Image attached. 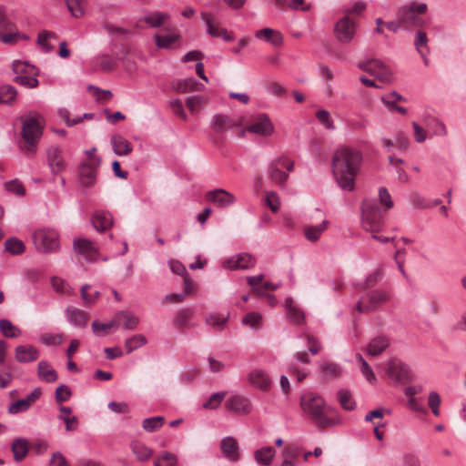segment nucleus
I'll return each mask as SVG.
<instances>
[{
	"instance_id": "f03ea898",
	"label": "nucleus",
	"mask_w": 466,
	"mask_h": 466,
	"mask_svg": "<svg viewBox=\"0 0 466 466\" xmlns=\"http://www.w3.org/2000/svg\"><path fill=\"white\" fill-rule=\"evenodd\" d=\"M300 407L303 413L320 430L340 424L336 409L329 406L320 395L304 393L300 398Z\"/></svg>"
},
{
	"instance_id": "680f3d73",
	"label": "nucleus",
	"mask_w": 466,
	"mask_h": 466,
	"mask_svg": "<svg viewBox=\"0 0 466 466\" xmlns=\"http://www.w3.org/2000/svg\"><path fill=\"white\" fill-rule=\"evenodd\" d=\"M5 189L9 192H12L17 196H24L25 189L24 185L18 180L14 179L11 181H8L5 184Z\"/></svg>"
},
{
	"instance_id": "09e8293b",
	"label": "nucleus",
	"mask_w": 466,
	"mask_h": 466,
	"mask_svg": "<svg viewBox=\"0 0 466 466\" xmlns=\"http://www.w3.org/2000/svg\"><path fill=\"white\" fill-rule=\"evenodd\" d=\"M177 462L176 455L168 451H162L154 461V466H176Z\"/></svg>"
},
{
	"instance_id": "f8f14e48",
	"label": "nucleus",
	"mask_w": 466,
	"mask_h": 466,
	"mask_svg": "<svg viewBox=\"0 0 466 466\" xmlns=\"http://www.w3.org/2000/svg\"><path fill=\"white\" fill-rule=\"evenodd\" d=\"M247 130L262 137H268L274 132V126L266 114H260L247 127Z\"/></svg>"
},
{
	"instance_id": "ddd939ff",
	"label": "nucleus",
	"mask_w": 466,
	"mask_h": 466,
	"mask_svg": "<svg viewBox=\"0 0 466 466\" xmlns=\"http://www.w3.org/2000/svg\"><path fill=\"white\" fill-rule=\"evenodd\" d=\"M225 408L238 415H246L251 411L252 405L248 398L240 395H233L225 402Z\"/></svg>"
},
{
	"instance_id": "37998d69",
	"label": "nucleus",
	"mask_w": 466,
	"mask_h": 466,
	"mask_svg": "<svg viewBox=\"0 0 466 466\" xmlns=\"http://www.w3.org/2000/svg\"><path fill=\"white\" fill-rule=\"evenodd\" d=\"M5 248L12 255H20L25 251V247L22 240L10 238L5 242Z\"/></svg>"
},
{
	"instance_id": "f3484780",
	"label": "nucleus",
	"mask_w": 466,
	"mask_h": 466,
	"mask_svg": "<svg viewBox=\"0 0 466 466\" xmlns=\"http://www.w3.org/2000/svg\"><path fill=\"white\" fill-rule=\"evenodd\" d=\"M206 199L213 202L219 208H227L234 204L235 197L233 194L222 189L218 188L208 191L206 193Z\"/></svg>"
},
{
	"instance_id": "c85d7f7f",
	"label": "nucleus",
	"mask_w": 466,
	"mask_h": 466,
	"mask_svg": "<svg viewBox=\"0 0 466 466\" xmlns=\"http://www.w3.org/2000/svg\"><path fill=\"white\" fill-rule=\"evenodd\" d=\"M285 306L288 310V318L290 321L298 325L303 323L305 319L304 312L295 305L291 298H288L285 300Z\"/></svg>"
},
{
	"instance_id": "6e6d98bb",
	"label": "nucleus",
	"mask_w": 466,
	"mask_h": 466,
	"mask_svg": "<svg viewBox=\"0 0 466 466\" xmlns=\"http://www.w3.org/2000/svg\"><path fill=\"white\" fill-rule=\"evenodd\" d=\"M14 81L21 86L27 87V88H35L39 84L35 76H33V75L15 76V77L14 78Z\"/></svg>"
},
{
	"instance_id": "c756f323",
	"label": "nucleus",
	"mask_w": 466,
	"mask_h": 466,
	"mask_svg": "<svg viewBox=\"0 0 466 466\" xmlns=\"http://www.w3.org/2000/svg\"><path fill=\"white\" fill-rule=\"evenodd\" d=\"M131 450L136 458L142 462L148 461L153 455V450L137 441L131 442Z\"/></svg>"
},
{
	"instance_id": "5fc2aeb1",
	"label": "nucleus",
	"mask_w": 466,
	"mask_h": 466,
	"mask_svg": "<svg viewBox=\"0 0 466 466\" xmlns=\"http://www.w3.org/2000/svg\"><path fill=\"white\" fill-rule=\"evenodd\" d=\"M66 5L70 13L75 17H80L84 14V0H66Z\"/></svg>"
},
{
	"instance_id": "423d86ee",
	"label": "nucleus",
	"mask_w": 466,
	"mask_h": 466,
	"mask_svg": "<svg viewBox=\"0 0 466 466\" xmlns=\"http://www.w3.org/2000/svg\"><path fill=\"white\" fill-rule=\"evenodd\" d=\"M426 10L427 5L424 3L404 5L398 10V20L400 24L406 26L420 27L424 25V20L419 16V14H423Z\"/></svg>"
},
{
	"instance_id": "6ab92c4d",
	"label": "nucleus",
	"mask_w": 466,
	"mask_h": 466,
	"mask_svg": "<svg viewBox=\"0 0 466 466\" xmlns=\"http://www.w3.org/2000/svg\"><path fill=\"white\" fill-rule=\"evenodd\" d=\"M15 360L19 363H28L36 360L39 356V350L32 345H19L15 350Z\"/></svg>"
},
{
	"instance_id": "473e14b6",
	"label": "nucleus",
	"mask_w": 466,
	"mask_h": 466,
	"mask_svg": "<svg viewBox=\"0 0 466 466\" xmlns=\"http://www.w3.org/2000/svg\"><path fill=\"white\" fill-rule=\"evenodd\" d=\"M329 222L327 219H322L321 223L318 226H309L305 228V236L308 240L311 242L317 241L320 235L327 229Z\"/></svg>"
},
{
	"instance_id": "9d476101",
	"label": "nucleus",
	"mask_w": 466,
	"mask_h": 466,
	"mask_svg": "<svg viewBox=\"0 0 466 466\" xmlns=\"http://www.w3.org/2000/svg\"><path fill=\"white\" fill-rule=\"evenodd\" d=\"M47 164L53 174H58L66 168L63 149L57 146H51L46 150Z\"/></svg>"
},
{
	"instance_id": "052dcab7",
	"label": "nucleus",
	"mask_w": 466,
	"mask_h": 466,
	"mask_svg": "<svg viewBox=\"0 0 466 466\" xmlns=\"http://www.w3.org/2000/svg\"><path fill=\"white\" fill-rule=\"evenodd\" d=\"M71 390L67 385L61 384L58 386L55 392V399L56 402L60 403L63 401H66L71 397Z\"/></svg>"
},
{
	"instance_id": "a18cd8bd",
	"label": "nucleus",
	"mask_w": 466,
	"mask_h": 466,
	"mask_svg": "<svg viewBox=\"0 0 466 466\" xmlns=\"http://www.w3.org/2000/svg\"><path fill=\"white\" fill-rule=\"evenodd\" d=\"M147 340L146 337L142 334H137L133 337L127 339L125 342V347L127 349V353L129 354L135 350L142 347L147 344Z\"/></svg>"
},
{
	"instance_id": "ea45409f",
	"label": "nucleus",
	"mask_w": 466,
	"mask_h": 466,
	"mask_svg": "<svg viewBox=\"0 0 466 466\" xmlns=\"http://www.w3.org/2000/svg\"><path fill=\"white\" fill-rule=\"evenodd\" d=\"M0 331L6 338H17L21 335L20 329L8 319L0 320Z\"/></svg>"
},
{
	"instance_id": "2eb2a0df",
	"label": "nucleus",
	"mask_w": 466,
	"mask_h": 466,
	"mask_svg": "<svg viewBox=\"0 0 466 466\" xmlns=\"http://www.w3.org/2000/svg\"><path fill=\"white\" fill-rule=\"evenodd\" d=\"M220 451L223 456L231 462H237L240 459V451L238 441L228 436L221 440L219 444Z\"/></svg>"
},
{
	"instance_id": "9b49d317",
	"label": "nucleus",
	"mask_w": 466,
	"mask_h": 466,
	"mask_svg": "<svg viewBox=\"0 0 466 466\" xmlns=\"http://www.w3.org/2000/svg\"><path fill=\"white\" fill-rule=\"evenodd\" d=\"M42 396L41 388L37 387L29 393L25 398L20 399L10 404L8 412L10 414H17L19 412L26 411L30 407Z\"/></svg>"
},
{
	"instance_id": "412c9836",
	"label": "nucleus",
	"mask_w": 466,
	"mask_h": 466,
	"mask_svg": "<svg viewBox=\"0 0 466 466\" xmlns=\"http://www.w3.org/2000/svg\"><path fill=\"white\" fill-rule=\"evenodd\" d=\"M169 19L170 15L168 13L154 11L146 14L140 21L146 23L150 27L157 28L166 24Z\"/></svg>"
},
{
	"instance_id": "b1692460",
	"label": "nucleus",
	"mask_w": 466,
	"mask_h": 466,
	"mask_svg": "<svg viewBox=\"0 0 466 466\" xmlns=\"http://www.w3.org/2000/svg\"><path fill=\"white\" fill-rule=\"evenodd\" d=\"M390 346V339L385 336H378L367 345V353L371 357L380 355Z\"/></svg>"
},
{
	"instance_id": "864d4df0",
	"label": "nucleus",
	"mask_w": 466,
	"mask_h": 466,
	"mask_svg": "<svg viewBox=\"0 0 466 466\" xmlns=\"http://www.w3.org/2000/svg\"><path fill=\"white\" fill-rule=\"evenodd\" d=\"M227 396V391H220L213 393L208 400L203 404V408L208 409V410H214L217 409L222 400Z\"/></svg>"
},
{
	"instance_id": "338daca9",
	"label": "nucleus",
	"mask_w": 466,
	"mask_h": 466,
	"mask_svg": "<svg viewBox=\"0 0 466 466\" xmlns=\"http://www.w3.org/2000/svg\"><path fill=\"white\" fill-rule=\"evenodd\" d=\"M427 127L433 128V132L437 136H445L447 134L445 125L436 118H430Z\"/></svg>"
},
{
	"instance_id": "79ce46f5",
	"label": "nucleus",
	"mask_w": 466,
	"mask_h": 466,
	"mask_svg": "<svg viewBox=\"0 0 466 466\" xmlns=\"http://www.w3.org/2000/svg\"><path fill=\"white\" fill-rule=\"evenodd\" d=\"M40 342L46 346H59L65 340L62 333H43L39 339Z\"/></svg>"
},
{
	"instance_id": "4d7b16f0",
	"label": "nucleus",
	"mask_w": 466,
	"mask_h": 466,
	"mask_svg": "<svg viewBox=\"0 0 466 466\" xmlns=\"http://www.w3.org/2000/svg\"><path fill=\"white\" fill-rule=\"evenodd\" d=\"M168 103H169L170 109L174 115H176L177 116H178L179 118H181L183 120H187V116L184 110L183 103L180 99H178V98L171 99V100H169Z\"/></svg>"
},
{
	"instance_id": "dca6fc26",
	"label": "nucleus",
	"mask_w": 466,
	"mask_h": 466,
	"mask_svg": "<svg viewBox=\"0 0 466 466\" xmlns=\"http://www.w3.org/2000/svg\"><path fill=\"white\" fill-rule=\"evenodd\" d=\"M73 248L76 253L85 257L86 259H92L98 253L96 243L84 238H75L73 241Z\"/></svg>"
},
{
	"instance_id": "13d9d810",
	"label": "nucleus",
	"mask_w": 466,
	"mask_h": 466,
	"mask_svg": "<svg viewBox=\"0 0 466 466\" xmlns=\"http://www.w3.org/2000/svg\"><path fill=\"white\" fill-rule=\"evenodd\" d=\"M316 117L327 129L333 130L335 128L334 123L330 117L328 110L321 109L316 113Z\"/></svg>"
},
{
	"instance_id": "f704fd0d",
	"label": "nucleus",
	"mask_w": 466,
	"mask_h": 466,
	"mask_svg": "<svg viewBox=\"0 0 466 466\" xmlns=\"http://www.w3.org/2000/svg\"><path fill=\"white\" fill-rule=\"evenodd\" d=\"M17 96V90L11 85L0 86V104L12 105Z\"/></svg>"
},
{
	"instance_id": "cd10ccee",
	"label": "nucleus",
	"mask_w": 466,
	"mask_h": 466,
	"mask_svg": "<svg viewBox=\"0 0 466 466\" xmlns=\"http://www.w3.org/2000/svg\"><path fill=\"white\" fill-rule=\"evenodd\" d=\"M111 144L117 156H127L132 151L131 143L120 135L112 136Z\"/></svg>"
},
{
	"instance_id": "0eeeda50",
	"label": "nucleus",
	"mask_w": 466,
	"mask_h": 466,
	"mask_svg": "<svg viewBox=\"0 0 466 466\" xmlns=\"http://www.w3.org/2000/svg\"><path fill=\"white\" fill-rule=\"evenodd\" d=\"M33 240L36 249L42 253L55 252L59 248L58 234L50 228H40L34 232Z\"/></svg>"
},
{
	"instance_id": "7c9ffc66",
	"label": "nucleus",
	"mask_w": 466,
	"mask_h": 466,
	"mask_svg": "<svg viewBox=\"0 0 466 466\" xmlns=\"http://www.w3.org/2000/svg\"><path fill=\"white\" fill-rule=\"evenodd\" d=\"M275 456V450L271 446H266L257 450L254 453L256 461L262 466H268Z\"/></svg>"
},
{
	"instance_id": "f257e3e1",
	"label": "nucleus",
	"mask_w": 466,
	"mask_h": 466,
	"mask_svg": "<svg viewBox=\"0 0 466 466\" xmlns=\"http://www.w3.org/2000/svg\"><path fill=\"white\" fill-rule=\"evenodd\" d=\"M362 158L361 152L350 147H341L334 152L331 161L332 172L336 182L342 189H354Z\"/></svg>"
},
{
	"instance_id": "a211bd4d",
	"label": "nucleus",
	"mask_w": 466,
	"mask_h": 466,
	"mask_svg": "<svg viewBox=\"0 0 466 466\" xmlns=\"http://www.w3.org/2000/svg\"><path fill=\"white\" fill-rule=\"evenodd\" d=\"M256 263V259L248 253L239 254L227 259L223 266L229 269H247L252 268Z\"/></svg>"
},
{
	"instance_id": "4c0bfd02",
	"label": "nucleus",
	"mask_w": 466,
	"mask_h": 466,
	"mask_svg": "<svg viewBox=\"0 0 466 466\" xmlns=\"http://www.w3.org/2000/svg\"><path fill=\"white\" fill-rule=\"evenodd\" d=\"M194 317L192 309H182L178 310L174 319V325L182 329L187 326V322Z\"/></svg>"
},
{
	"instance_id": "393cba45",
	"label": "nucleus",
	"mask_w": 466,
	"mask_h": 466,
	"mask_svg": "<svg viewBox=\"0 0 466 466\" xmlns=\"http://www.w3.org/2000/svg\"><path fill=\"white\" fill-rule=\"evenodd\" d=\"M37 376L38 378L47 383L57 380L58 375L56 370L51 366L48 361L41 360L37 364Z\"/></svg>"
},
{
	"instance_id": "1a4fd4ad",
	"label": "nucleus",
	"mask_w": 466,
	"mask_h": 466,
	"mask_svg": "<svg viewBox=\"0 0 466 466\" xmlns=\"http://www.w3.org/2000/svg\"><path fill=\"white\" fill-rule=\"evenodd\" d=\"M356 33V23L349 15L341 17L334 26L336 39L341 44H350Z\"/></svg>"
},
{
	"instance_id": "5701e85b",
	"label": "nucleus",
	"mask_w": 466,
	"mask_h": 466,
	"mask_svg": "<svg viewBox=\"0 0 466 466\" xmlns=\"http://www.w3.org/2000/svg\"><path fill=\"white\" fill-rule=\"evenodd\" d=\"M66 318L71 324L79 328H85L89 319V315L76 308L68 307L66 309Z\"/></svg>"
},
{
	"instance_id": "20e7f679",
	"label": "nucleus",
	"mask_w": 466,
	"mask_h": 466,
	"mask_svg": "<svg viewBox=\"0 0 466 466\" xmlns=\"http://www.w3.org/2000/svg\"><path fill=\"white\" fill-rule=\"evenodd\" d=\"M383 215L378 203L373 199H365L361 205V227L372 234L378 233L383 226Z\"/></svg>"
},
{
	"instance_id": "aec40b11",
	"label": "nucleus",
	"mask_w": 466,
	"mask_h": 466,
	"mask_svg": "<svg viewBox=\"0 0 466 466\" xmlns=\"http://www.w3.org/2000/svg\"><path fill=\"white\" fill-rule=\"evenodd\" d=\"M91 222L93 227L99 232H105L113 225V218L110 213L96 211L93 214Z\"/></svg>"
},
{
	"instance_id": "e433bc0d",
	"label": "nucleus",
	"mask_w": 466,
	"mask_h": 466,
	"mask_svg": "<svg viewBox=\"0 0 466 466\" xmlns=\"http://www.w3.org/2000/svg\"><path fill=\"white\" fill-rule=\"evenodd\" d=\"M27 37L18 32L16 29H14V25L7 29L5 32L0 33V40L5 44L14 45L17 43L19 40L26 39Z\"/></svg>"
},
{
	"instance_id": "0e129e2a",
	"label": "nucleus",
	"mask_w": 466,
	"mask_h": 466,
	"mask_svg": "<svg viewBox=\"0 0 466 466\" xmlns=\"http://www.w3.org/2000/svg\"><path fill=\"white\" fill-rule=\"evenodd\" d=\"M96 61L99 68L103 71H111L116 66L114 59L107 55L98 56Z\"/></svg>"
},
{
	"instance_id": "3c124183",
	"label": "nucleus",
	"mask_w": 466,
	"mask_h": 466,
	"mask_svg": "<svg viewBox=\"0 0 466 466\" xmlns=\"http://www.w3.org/2000/svg\"><path fill=\"white\" fill-rule=\"evenodd\" d=\"M118 319H123V328L125 329H137L139 319L138 318L129 314L127 311H120L116 315Z\"/></svg>"
},
{
	"instance_id": "7ed1b4c3",
	"label": "nucleus",
	"mask_w": 466,
	"mask_h": 466,
	"mask_svg": "<svg viewBox=\"0 0 466 466\" xmlns=\"http://www.w3.org/2000/svg\"><path fill=\"white\" fill-rule=\"evenodd\" d=\"M41 119L42 117L38 114H27L21 116L22 137L25 142V150L29 153L35 152V145L42 136Z\"/></svg>"
},
{
	"instance_id": "774afa93",
	"label": "nucleus",
	"mask_w": 466,
	"mask_h": 466,
	"mask_svg": "<svg viewBox=\"0 0 466 466\" xmlns=\"http://www.w3.org/2000/svg\"><path fill=\"white\" fill-rule=\"evenodd\" d=\"M49 466H69V464L65 456L61 452L56 451L52 454Z\"/></svg>"
},
{
	"instance_id": "c9c22d12",
	"label": "nucleus",
	"mask_w": 466,
	"mask_h": 466,
	"mask_svg": "<svg viewBox=\"0 0 466 466\" xmlns=\"http://www.w3.org/2000/svg\"><path fill=\"white\" fill-rule=\"evenodd\" d=\"M228 317L229 314L223 316L217 313H211L207 316L205 321L207 325L211 326L213 329L222 330L228 322Z\"/></svg>"
},
{
	"instance_id": "69168bd1",
	"label": "nucleus",
	"mask_w": 466,
	"mask_h": 466,
	"mask_svg": "<svg viewBox=\"0 0 466 466\" xmlns=\"http://www.w3.org/2000/svg\"><path fill=\"white\" fill-rule=\"evenodd\" d=\"M427 42H428V39H427V35H426V33L423 32V31H419L417 33V36H416V39H415V42H414V45L417 48V50L420 52V54L421 55L423 60H424V64L425 65H428V59L426 57V54H424L421 50H420V47L421 46H424L427 45Z\"/></svg>"
},
{
	"instance_id": "de8ad7c7",
	"label": "nucleus",
	"mask_w": 466,
	"mask_h": 466,
	"mask_svg": "<svg viewBox=\"0 0 466 466\" xmlns=\"http://www.w3.org/2000/svg\"><path fill=\"white\" fill-rule=\"evenodd\" d=\"M57 36L56 33L51 31H41L37 35V44L46 52H51L54 49V46L47 43L49 39H56Z\"/></svg>"
},
{
	"instance_id": "c03bdc74",
	"label": "nucleus",
	"mask_w": 466,
	"mask_h": 466,
	"mask_svg": "<svg viewBox=\"0 0 466 466\" xmlns=\"http://www.w3.org/2000/svg\"><path fill=\"white\" fill-rule=\"evenodd\" d=\"M165 422V418L162 416L147 418L142 422L143 429L147 432H153L160 429Z\"/></svg>"
},
{
	"instance_id": "39448f33",
	"label": "nucleus",
	"mask_w": 466,
	"mask_h": 466,
	"mask_svg": "<svg viewBox=\"0 0 466 466\" xmlns=\"http://www.w3.org/2000/svg\"><path fill=\"white\" fill-rule=\"evenodd\" d=\"M390 299V294L382 289H373L363 295L355 306L360 314H368L380 309Z\"/></svg>"
},
{
	"instance_id": "72a5a7b5",
	"label": "nucleus",
	"mask_w": 466,
	"mask_h": 466,
	"mask_svg": "<svg viewBox=\"0 0 466 466\" xmlns=\"http://www.w3.org/2000/svg\"><path fill=\"white\" fill-rule=\"evenodd\" d=\"M14 73L16 76L33 75L37 76V69L27 62L15 60L12 65Z\"/></svg>"
},
{
	"instance_id": "bf43d9fd",
	"label": "nucleus",
	"mask_w": 466,
	"mask_h": 466,
	"mask_svg": "<svg viewBox=\"0 0 466 466\" xmlns=\"http://www.w3.org/2000/svg\"><path fill=\"white\" fill-rule=\"evenodd\" d=\"M262 316L256 312L252 311L248 313L242 319V323L244 325L250 326L252 328H258L261 324Z\"/></svg>"
},
{
	"instance_id": "a19ab883",
	"label": "nucleus",
	"mask_w": 466,
	"mask_h": 466,
	"mask_svg": "<svg viewBox=\"0 0 466 466\" xmlns=\"http://www.w3.org/2000/svg\"><path fill=\"white\" fill-rule=\"evenodd\" d=\"M179 39V35L172 34V35H156V46L158 48H171L176 44V42Z\"/></svg>"
},
{
	"instance_id": "603ef678",
	"label": "nucleus",
	"mask_w": 466,
	"mask_h": 466,
	"mask_svg": "<svg viewBox=\"0 0 466 466\" xmlns=\"http://www.w3.org/2000/svg\"><path fill=\"white\" fill-rule=\"evenodd\" d=\"M356 360L360 363V370L362 374L365 376L366 380L370 382H373L376 380V376L370 367L368 362L364 360L361 354L357 353L355 355Z\"/></svg>"
},
{
	"instance_id": "6e6552de",
	"label": "nucleus",
	"mask_w": 466,
	"mask_h": 466,
	"mask_svg": "<svg viewBox=\"0 0 466 466\" xmlns=\"http://www.w3.org/2000/svg\"><path fill=\"white\" fill-rule=\"evenodd\" d=\"M101 162V158H93L91 161H82L79 164L78 180L81 186L90 187L95 185Z\"/></svg>"
},
{
	"instance_id": "a878e982",
	"label": "nucleus",
	"mask_w": 466,
	"mask_h": 466,
	"mask_svg": "<svg viewBox=\"0 0 466 466\" xmlns=\"http://www.w3.org/2000/svg\"><path fill=\"white\" fill-rule=\"evenodd\" d=\"M238 127V123L226 115H216L212 120V127L218 133H224Z\"/></svg>"
},
{
	"instance_id": "8fccbe9b",
	"label": "nucleus",
	"mask_w": 466,
	"mask_h": 466,
	"mask_svg": "<svg viewBox=\"0 0 466 466\" xmlns=\"http://www.w3.org/2000/svg\"><path fill=\"white\" fill-rule=\"evenodd\" d=\"M338 400L340 406L347 410H353L356 403L348 390H340L338 391Z\"/></svg>"
},
{
	"instance_id": "49530a36",
	"label": "nucleus",
	"mask_w": 466,
	"mask_h": 466,
	"mask_svg": "<svg viewBox=\"0 0 466 466\" xmlns=\"http://www.w3.org/2000/svg\"><path fill=\"white\" fill-rule=\"evenodd\" d=\"M198 81L194 78L177 80L173 84V88L181 93L193 91L197 88Z\"/></svg>"
},
{
	"instance_id": "bb28decb",
	"label": "nucleus",
	"mask_w": 466,
	"mask_h": 466,
	"mask_svg": "<svg viewBox=\"0 0 466 466\" xmlns=\"http://www.w3.org/2000/svg\"><path fill=\"white\" fill-rule=\"evenodd\" d=\"M255 36L258 39H263L274 46H280L283 43V36L279 31L272 28H264L255 33Z\"/></svg>"
},
{
	"instance_id": "2f4dec72",
	"label": "nucleus",
	"mask_w": 466,
	"mask_h": 466,
	"mask_svg": "<svg viewBox=\"0 0 466 466\" xmlns=\"http://www.w3.org/2000/svg\"><path fill=\"white\" fill-rule=\"evenodd\" d=\"M28 442L25 439H16L12 443V451L16 461H21L28 453Z\"/></svg>"
},
{
	"instance_id": "4be33fe9",
	"label": "nucleus",
	"mask_w": 466,
	"mask_h": 466,
	"mask_svg": "<svg viewBox=\"0 0 466 466\" xmlns=\"http://www.w3.org/2000/svg\"><path fill=\"white\" fill-rule=\"evenodd\" d=\"M248 380L254 387L268 390L271 386V380L267 373L262 370H254L248 375Z\"/></svg>"
},
{
	"instance_id": "e2e57ef3",
	"label": "nucleus",
	"mask_w": 466,
	"mask_h": 466,
	"mask_svg": "<svg viewBox=\"0 0 466 466\" xmlns=\"http://www.w3.org/2000/svg\"><path fill=\"white\" fill-rule=\"evenodd\" d=\"M428 404H429V407L431 409L432 413L435 416H439L440 415L441 397L438 392L431 391L429 394Z\"/></svg>"
},
{
	"instance_id": "4468645a",
	"label": "nucleus",
	"mask_w": 466,
	"mask_h": 466,
	"mask_svg": "<svg viewBox=\"0 0 466 466\" xmlns=\"http://www.w3.org/2000/svg\"><path fill=\"white\" fill-rule=\"evenodd\" d=\"M287 162V158L279 157L273 160L268 167V175L270 181L279 187H283L289 178L288 173L280 170V166H284Z\"/></svg>"
},
{
	"instance_id": "58836bf2",
	"label": "nucleus",
	"mask_w": 466,
	"mask_h": 466,
	"mask_svg": "<svg viewBox=\"0 0 466 466\" xmlns=\"http://www.w3.org/2000/svg\"><path fill=\"white\" fill-rule=\"evenodd\" d=\"M201 18L207 25L208 33L213 37H218V33L221 28L218 27V24L214 15L211 13L204 12L201 14Z\"/></svg>"
}]
</instances>
